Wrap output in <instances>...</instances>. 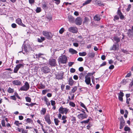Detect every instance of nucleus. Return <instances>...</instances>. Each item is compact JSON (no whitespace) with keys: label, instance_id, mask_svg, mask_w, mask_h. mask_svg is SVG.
Instances as JSON below:
<instances>
[{"label":"nucleus","instance_id":"31","mask_svg":"<svg viewBox=\"0 0 133 133\" xmlns=\"http://www.w3.org/2000/svg\"><path fill=\"white\" fill-rule=\"evenodd\" d=\"M91 1L92 0H87L84 3H83L82 6H83L89 4Z\"/></svg>","mask_w":133,"mask_h":133},{"label":"nucleus","instance_id":"5","mask_svg":"<svg viewBox=\"0 0 133 133\" xmlns=\"http://www.w3.org/2000/svg\"><path fill=\"white\" fill-rule=\"evenodd\" d=\"M67 58L64 55L60 57L59 62L61 63L65 64L66 63Z\"/></svg>","mask_w":133,"mask_h":133},{"label":"nucleus","instance_id":"14","mask_svg":"<svg viewBox=\"0 0 133 133\" xmlns=\"http://www.w3.org/2000/svg\"><path fill=\"white\" fill-rule=\"evenodd\" d=\"M119 45L117 43H115L111 47V50H116L119 49Z\"/></svg>","mask_w":133,"mask_h":133},{"label":"nucleus","instance_id":"27","mask_svg":"<svg viewBox=\"0 0 133 133\" xmlns=\"http://www.w3.org/2000/svg\"><path fill=\"white\" fill-rule=\"evenodd\" d=\"M46 109L45 108H42L41 111V114L42 115H44L46 113Z\"/></svg>","mask_w":133,"mask_h":133},{"label":"nucleus","instance_id":"62","mask_svg":"<svg viewBox=\"0 0 133 133\" xmlns=\"http://www.w3.org/2000/svg\"><path fill=\"white\" fill-rule=\"evenodd\" d=\"M83 60V59L81 57H79L77 59V61L80 62L82 61Z\"/></svg>","mask_w":133,"mask_h":133},{"label":"nucleus","instance_id":"10","mask_svg":"<svg viewBox=\"0 0 133 133\" xmlns=\"http://www.w3.org/2000/svg\"><path fill=\"white\" fill-rule=\"evenodd\" d=\"M82 21V19L81 17H77L75 20V23L77 25H79L81 24Z\"/></svg>","mask_w":133,"mask_h":133},{"label":"nucleus","instance_id":"21","mask_svg":"<svg viewBox=\"0 0 133 133\" xmlns=\"http://www.w3.org/2000/svg\"><path fill=\"white\" fill-rule=\"evenodd\" d=\"M69 51L72 54H76L77 53V51L71 48H70L69 49Z\"/></svg>","mask_w":133,"mask_h":133},{"label":"nucleus","instance_id":"61","mask_svg":"<svg viewBox=\"0 0 133 133\" xmlns=\"http://www.w3.org/2000/svg\"><path fill=\"white\" fill-rule=\"evenodd\" d=\"M106 64V62H103L100 65V67H102L105 65Z\"/></svg>","mask_w":133,"mask_h":133},{"label":"nucleus","instance_id":"11","mask_svg":"<svg viewBox=\"0 0 133 133\" xmlns=\"http://www.w3.org/2000/svg\"><path fill=\"white\" fill-rule=\"evenodd\" d=\"M44 54L41 53H39L38 54H36L35 55L36 58H38L39 59H42L43 60L45 59L44 57H43Z\"/></svg>","mask_w":133,"mask_h":133},{"label":"nucleus","instance_id":"60","mask_svg":"<svg viewBox=\"0 0 133 133\" xmlns=\"http://www.w3.org/2000/svg\"><path fill=\"white\" fill-rule=\"evenodd\" d=\"M70 72L71 73H74L75 71V69L73 68H71L70 69Z\"/></svg>","mask_w":133,"mask_h":133},{"label":"nucleus","instance_id":"32","mask_svg":"<svg viewBox=\"0 0 133 133\" xmlns=\"http://www.w3.org/2000/svg\"><path fill=\"white\" fill-rule=\"evenodd\" d=\"M54 120L55 124L56 125H58V123L60 122L56 118H55Z\"/></svg>","mask_w":133,"mask_h":133},{"label":"nucleus","instance_id":"51","mask_svg":"<svg viewBox=\"0 0 133 133\" xmlns=\"http://www.w3.org/2000/svg\"><path fill=\"white\" fill-rule=\"evenodd\" d=\"M21 132L22 133H27L28 130L22 128L21 129Z\"/></svg>","mask_w":133,"mask_h":133},{"label":"nucleus","instance_id":"40","mask_svg":"<svg viewBox=\"0 0 133 133\" xmlns=\"http://www.w3.org/2000/svg\"><path fill=\"white\" fill-rule=\"evenodd\" d=\"M42 8L44 9H47L48 8L47 6V5L45 3L43 4H42Z\"/></svg>","mask_w":133,"mask_h":133},{"label":"nucleus","instance_id":"64","mask_svg":"<svg viewBox=\"0 0 133 133\" xmlns=\"http://www.w3.org/2000/svg\"><path fill=\"white\" fill-rule=\"evenodd\" d=\"M74 62H70L68 63V65L69 66H71L74 64Z\"/></svg>","mask_w":133,"mask_h":133},{"label":"nucleus","instance_id":"16","mask_svg":"<svg viewBox=\"0 0 133 133\" xmlns=\"http://www.w3.org/2000/svg\"><path fill=\"white\" fill-rule=\"evenodd\" d=\"M63 72H61L59 73L56 76V78L58 79H61L63 78Z\"/></svg>","mask_w":133,"mask_h":133},{"label":"nucleus","instance_id":"42","mask_svg":"<svg viewBox=\"0 0 133 133\" xmlns=\"http://www.w3.org/2000/svg\"><path fill=\"white\" fill-rule=\"evenodd\" d=\"M69 105L73 107H74L75 106V104L73 102H70L69 103Z\"/></svg>","mask_w":133,"mask_h":133},{"label":"nucleus","instance_id":"50","mask_svg":"<svg viewBox=\"0 0 133 133\" xmlns=\"http://www.w3.org/2000/svg\"><path fill=\"white\" fill-rule=\"evenodd\" d=\"M10 98L11 99H12L15 101H16V98L15 95L11 96H10Z\"/></svg>","mask_w":133,"mask_h":133},{"label":"nucleus","instance_id":"17","mask_svg":"<svg viewBox=\"0 0 133 133\" xmlns=\"http://www.w3.org/2000/svg\"><path fill=\"white\" fill-rule=\"evenodd\" d=\"M16 22L19 25L23 27H25V25L22 22L21 19L20 18H18L16 20Z\"/></svg>","mask_w":133,"mask_h":133},{"label":"nucleus","instance_id":"9","mask_svg":"<svg viewBox=\"0 0 133 133\" xmlns=\"http://www.w3.org/2000/svg\"><path fill=\"white\" fill-rule=\"evenodd\" d=\"M77 28L75 27H70L68 28V30L69 31L73 33H77L78 30Z\"/></svg>","mask_w":133,"mask_h":133},{"label":"nucleus","instance_id":"44","mask_svg":"<svg viewBox=\"0 0 133 133\" xmlns=\"http://www.w3.org/2000/svg\"><path fill=\"white\" fill-rule=\"evenodd\" d=\"M77 89V87H74L72 89V93L75 92L76 90Z\"/></svg>","mask_w":133,"mask_h":133},{"label":"nucleus","instance_id":"4","mask_svg":"<svg viewBox=\"0 0 133 133\" xmlns=\"http://www.w3.org/2000/svg\"><path fill=\"white\" fill-rule=\"evenodd\" d=\"M88 117V115L86 113H81L77 116V117L80 120L86 118Z\"/></svg>","mask_w":133,"mask_h":133},{"label":"nucleus","instance_id":"2","mask_svg":"<svg viewBox=\"0 0 133 133\" xmlns=\"http://www.w3.org/2000/svg\"><path fill=\"white\" fill-rule=\"evenodd\" d=\"M42 34L47 39H50L52 36V35L51 32H48L46 31H43Z\"/></svg>","mask_w":133,"mask_h":133},{"label":"nucleus","instance_id":"57","mask_svg":"<svg viewBox=\"0 0 133 133\" xmlns=\"http://www.w3.org/2000/svg\"><path fill=\"white\" fill-rule=\"evenodd\" d=\"M131 5L130 4H129L128 5V8L126 9V10L127 11H129L130 10V9L131 7Z\"/></svg>","mask_w":133,"mask_h":133},{"label":"nucleus","instance_id":"38","mask_svg":"<svg viewBox=\"0 0 133 133\" xmlns=\"http://www.w3.org/2000/svg\"><path fill=\"white\" fill-rule=\"evenodd\" d=\"M76 117L73 116H72V117L71 121H73L72 123H76Z\"/></svg>","mask_w":133,"mask_h":133},{"label":"nucleus","instance_id":"48","mask_svg":"<svg viewBox=\"0 0 133 133\" xmlns=\"http://www.w3.org/2000/svg\"><path fill=\"white\" fill-rule=\"evenodd\" d=\"M1 124L3 127L5 126V121L4 119H2L1 121Z\"/></svg>","mask_w":133,"mask_h":133},{"label":"nucleus","instance_id":"39","mask_svg":"<svg viewBox=\"0 0 133 133\" xmlns=\"http://www.w3.org/2000/svg\"><path fill=\"white\" fill-rule=\"evenodd\" d=\"M124 130L125 131H129L130 130V129L128 127L125 126L124 128Z\"/></svg>","mask_w":133,"mask_h":133},{"label":"nucleus","instance_id":"36","mask_svg":"<svg viewBox=\"0 0 133 133\" xmlns=\"http://www.w3.org/2000/svg\"><path fill=\"white\" fill-rule=\"evenodd\" d=\"M16 66L17 67L18 69H19L21 67L23 68L24 67V65L23 64H19L18 65H17Z\"/></svg>","mask_w":133,"mask_h":133},{"label":"nucleus","instance_id":"43","mask_svg":"<svg viewBox=\"0 0 133 133\" xmlns=\"http://www.w3.org/2000/svg\"><path fill=\"white\" fill-rule=\"evenodd\" d=\"M36 13H39L41 11V9L40 7H37L36 10Z\"/></svg>","mask_w":133,"mask_h":133},{"label":"nucleus","instance_id":"45","mask_svg":"<svg viewBox=\"0 0 133 133\" xmlns=\"http://www.w3.org/2000/svg\"><path fill=\"white\" fill-rule=\"evenodd\" d=\"M53 1L55 2V3L57 5L59 4L60 2V0H53Z\"/></svg>","mask_w":133,"mask_h":133},{"label":"nucleus","instance_id":"35","mask_svg":"<svg viewBox=\"0 0 133 133\" xmlns=\"http://www.w3.org/2000/svg\"><path fill=\"white\" fill-rule=\"evenodd\" d=\"M79 54L80 56H86L87 55V54L86 52H79Z\"/></svg>","mask_w":133,"mask_h":133},{"label":"nucleus","instance_id":"58","mask_svg":"<svg viewBox=\"0 0 133 133\" xmlns=\"http://www.w3.org/2000/svg\"><path fill=\"white\" fill-rule=\"evenodd\" d=\"M19 122L18 121H15V122L14 124L16 125L17 126L19 127Z\"/></svg>","mask_w":133,"mask_h":133},{"label":"nucleus","instance_id":"8","mask_svg":"<svg viewBox=\"0 0 133 133\" xmlns=\"http://www.w3.org/2000/svg\"><path fill=\"white\" fill-rule=\"evenodd\" d=\"M120 124L119 129H122L125 125V121L124 120L123 117H121L119 119Z\"/></svg>","mask_w":133,"mask_h":133},{"label":"nucleus","instance_id":"37","mask_svg":"<svg viewBox=\"0 0 133 133\" xmlns=\"http://www.w3.org/2000/svg\"><path fill=\"white\" fill-rule=\"evenodd\" d=\"M26 101L27 102H30L31 101V99L29 97H25Z\"/></svg>","mask_w":133,"mask_h":133},{"label":"nucleus","instance_id":"53","mask_svg":"<svg viewBox=\"0 0 133 133\" xmlns=\"http://www.w3.org/2000/svg\"><path fill=\"white\" fill-rule=\"evenodd\" d=\"M119 19V17L117 15H115L114 17V20H117Z\"/></svg>","mask_w":133,"mask_h":133},{"label":"nucleus","instance_id":"55","mask_svg":"<svg viewBox=\"0 0 133 133\" xmlns=\"http://www.w3.org/2000/svg\"><path fill=\"white\" fill-rule=\"evenodd\" d=\"M11 27L13 28H16L17 27L16 24L14 23H13L11 25Z\"/></svg>","mask_w":133,"mask_h":133},{"label":"nucleus","instance_id":"34","mask_svg":"<svg viewBox=\"0 0 133 133\" xmlns=\"http://www.w3.org/2000/svg\"><path fill=\"white\" fill-rule=\"evenodd\" d=\"M8 91L9 93H12L14 92V90L13 89L9 87L8 90Z\"/></svg>","mask_w":133,"mask_h":133},{"label":"nucleus","instance_id":"6","mask_svg":"<svg viewBox=\"0 0 133 133\" xmlns=\"http://www.w3.org/2000/svg\"><path fill=\"white\" fill-rule=\"evenodd\" d=\"M41 71L44 73H47L50 71V69L47 66H42L41 68Z\"/></svg>","mask_w":133,"mask_h":133},{"label":"nucleus","instance_id":"29","mask_svg":"<svg viewBox=\"0 0 133 133\" xmlns=\"http://www.w3.org/2000/svg\"><path fill=\"white\" fill-rule=\"evenodd\" d=\"M89 19L87 17H85L84 18V20L83 22V23L87 24L89 21Z\"/></svg>","mask_w":133,"mask_h":133},{"label":"nucleus","instance_id":"59","mask_svg":"<svg viewBox=\"0 0 133 133\" xmlns=\"http://www.w3.org/2000/svg\"><path fill=\"white\" fill-rule=\"evenodd\" d=\"M131 100L130 98H127L126 103L127 104H129V101Z\"/></svg>","mask_w":133,"mask_h":133},{"label":"nucleus","instance_id":"22","mask_svg":"<svg viewBox=\"0 0 133 133\" xmlns=\"http://www.w3.org/2000/svg\"><path fill=\"white\" fill-rule=\"evenodd\" d=\"M128 36L130 38H132L133 37V31L130 29L129 30V32L128 33Z\"/></svg>","mask_w":133,"mask_h":133},{"label":"nucleus","instance_id":"33","mask_svg":"<svg viewBox=\"0 0 133 133\" xmlns=\"http://www.w3.org/2000/svg\"><path fill=\"white\" fill-rule=\"evenodd\" d=\"M26 122L27 123L32 124L33 123L32 119L29 118H27L26 119Z\"/></svg>","mask_w":133,"mask_h":133},{"label":"nucleus","instance_id":"3","mask_svg":"<svg viewBox=\"0 0 133 133\" xmlns=\"http://www.w3.org/2000/svg\"><path fill=\"white\" fill-rule=\"evenodd\" d=\"M29 88V83L27 82H25L24 85L21 87L19 90V91H26Z\"/></svg>","mask_w":133,"mask_h":133},{"label":"nucleus","instance_id":"15","mask_svg":"<svg viewBox=\"0 0 133 133\" xmlns=\"http://www.w3.org/2000/svg\"><path fill=\"white\" fill-rule=\"evenodd\" d=\"M49 64L51 66H55L56 65V60L54 59H50L49 62Z\"/></svg>","mask_w":133,"mask_h":133},{"label":"nucleus","instance_id":"56","mask_svg":"<svg viewBox=\"0 0 133 133\" xmlns=\"http://www.w3.org/2000/svg\"><path fill=\"white\" fill-rule=\"evenodd\" d=\"M80 105L81 107L83 108L84 109L86 108V107L85 106L84 104L82 102H80Z\"/></svg>","mask_w":133,"mask_h":133},{"label":"nucleus","instance_id":"19","mask_svg":"<svg viewBox=\"0 0 133 133\" xmlns=\"http://www.w3.org/2000/svg\"><path fill=\"white\" fill-rule=\"evenodd\" d=\"M13 85H20L21 84L20 81L18 80H15L12 82Z\"/></svg>","mask_w":133,"mask_h":133},{"label":"nucleus","instance_id":"24","mask_svg":"<svg viewBox=\"0 0 133 133\" xmlns=\"http://www.w3.org/2000/svg\"><path fill=\"white\" fill-rule=\"evenodd\" d=\"M74 81L73 80L71 77H70L69 78V80L68 81L69 84L71 86H72L74 83Z\"/></svg>","mask_w":133,"mask_h":133},{"label":"nucleus","instance_id":"20","mask_svg":"<svg viewBox=\"0 0 133 133\" xmlns=\"http://www.w3.org/2000/svg\"><path fill=\"white\" fill-rule=\"evenodd\" d=\"M94 19L95 21H98L100 20L101 18L99 15H96L94 17Z\"/></svg>","mask_w":133,"mask_h":133},{"label":"nucleus","instance_id":"7","mask_svg":"<svg viewBox=\"0 0 133 133\" xmlns=\"http://www.w3.org/2000/svg\"><path fill=\"white\" fill-rule=\"evenodd\" d=\"M69 110L66 108H63L62 107H60L59 109V112L60 114H66Z\"/></svg>","mask_w":133,"mask_h":133},{"label":"nucleus","instance_id":"63","mask_svg":"<svg viewBox=\"0 0 133 133\" xmlns=\"http://www.w3.org/2000/svg\"><path fill=\"white\" fill-rule=\"evenodd\" d=\"M79 70L80 71H83L84 68L82 67H81L79 68Z\"/></svg>","mask_w":133,"mask_h":133},{"label":"nucleus","instance_id":"46","mask_svg":"<svg viewBox=\"0 0 133 133\" xmlns=\"http://www.w3.org/2000/svg\"><path fill=\"white\" fill-rule=\"evenodd\" d=\"M51 105L52 106H54L56 104V102L55 101L51 100L50 101Z\"/></svg>","mask_w":133,"mask_h":133},{"label":"nucleus","instance_id":"18","mask_svg":"<svg viewBox=\"0 0 133 133\" xmlns=\"http://www.w3.org/2000/svg\"><path fill=\"white\" fill-rule=\"evenodd\" d=\"M117 14L119 16L121 20L125 19V17L123 15L121 11L120 10H119V9L118 10L117 12Z\"/></svg>","mask_w":133,"mask_h":133},{"label":"nucleus","instance_id":"13","mask_svg":"<svg viewBox=\"0 0 133 133\" xmlns=\"http://www.w3.org/2000/svg\"><path fill=\"white\" fill-rule=\"evenodd\" d=\"M89 73H88L87 75H86L85 77V82L86 83V84L88 85L91 82V78L90 77H88V75Z\"/></svg>","mask_w":133,"mask_h":133},{"label":"nucleus","instance_id":"47","mask_svg":"<svg viewBox=\"0 0 133 133\" xmlns=\"http://www.w3.org/2000/svg\"><path fill=\"white\" fill-rule=\"evenodd\" d=\"M42 99V100L44 101L45 102L47 100H48V99L47 98L46 96H44L43 97Z\"/></svg>","mask_w":133,"mask_h":133},{"label":"nucleus","instance_id":"26","mask_svg":"<svg viewBox=\"0 0 133 133\" xmlns=\"http://www.w3.org/2000/svg\"><path fill=\"white\" fill-rule=\"evenodd\" d=\"M69 21L70 22H72L74 21V19L73 17L71 16H68Z\"/></svg>","mask_w":133,"mask_h":133},{"label":"nucleus","instance_id":"28","mask_svg":"<svg viewBox=\"0 0 133 133\" xmlns=\"http://www.w3.org/2000/svg\"><path fill=\"white\" fill-rule=\"evenodd\" d=\"M96 4L98 5L99 6H104V5L100 1H98L96 2Z\"/></svg>","mask_w":133,"mask_h":133},{"label":"nucleus","instance_id":"54","mask_svg":"<svg viewBox=\"0 0 133 133\" xmlns=\"http://www.w3.org/2000/svg\"><path fill=\"white\" fill-rule=\"evenodd\" d=\"M118 95V96L123 97L124 96V93L120 91Z\"/></svg>","mask_w":133,"mask_h":133},{"label":"nucleus","instance_id":"41","mask_svg":"<svg viewBox=\"0 0 133 133\" xmlns=\"http://www.w3.org/2000/svg\"><path fill=\"white\" fill-rule=\"evenodd\" d=\"M64 31V28H62L59 30V32L60 34H62Z\"/></svg>","mask_w":133,"mask_h":133},{"label":"nucleus","instance_id":"12","mask_svg":"<svg viewBox=\"0 0 133 133\" xmlns=\"http://www.w3.org/2000/svg\"><path fill=\"white\" fill-rule=\"evenodd\" d=\"M44 118L45 121L49 124H51V122L50 119V116L49 115L47 114L46 116H45Z\"/></svg>","mask_w":133,"mask_h":133},{"label":"nucleus","instance_id":"1","mask_svg":"<svg viewBox=\"0 0 133 133\" xmlns=\"http://www.w3.org/2000/svg\"><path fill=\"white\" fill-rule=\"evenodd\" d=\"M27 41H26L24 42V43L23 44L22 48V50L21 51H20L19 52H22L24 54H27L28 53V49H30L31 47L30 44L28 43L26 44V42H27Z\"/></svg>","mask_w":133,"mask_h":133},{"label":"nucleus","instance_id":"49","mask_svg":"<svg viewBox=\"0 0 133 133\" xmlns=\"http://www.w3.org/2000/svg\"><path fill=\"white\" fill-rule=\"evenodd\" d=\"M19 69H18L17 67L16 66L14 69V72L15 73H17Z\"/></svg>","mask_w":133,"mask_h":133},{"label":"nucleus","instance_id":"23","mask_svg":"<svg viewBox=\"0 0 133 133\" xmlns=\"http://www.w3.org/2000/svg\"><path fill=\"white\" fill-rule=\"evenodd\" d=\"M87 55L88 57L92 58L94 57L95 54L93 52H90Z\"/></svg>","mask_w":133,"mask_h":133},{"label":"nucleus","instance_id":"52","mask_svg":"<svg viewBox=\"0 0 133 133\" xmlns=\"http://www.w3.org/2000/svg\"><path fill=\"white\" fill-rule=\"evenodd\" d=\"M131 75V71H130L127 74V75L125 76V77H130Z\"/></svg>","mask_w":133,"mask_h":133},{"label":"nucleus","instance_id":"25","mask_svg":"<svg viewBox=\"0 0 133 133\" xmlns=\"http://www.w3.org/2000/svg\"><path fill=\"white\" fill-rule=\"evenodd\" d=\"M91 118V117H89L88 119L87 120L81 121L80 122V123L82 124L83 123H87L89 122V121L90 120V119Z\"/></svg>","mask_w":133,"mask_h":133},{"label":"nucleus","instance_id":"30","mask_svg":"<svg viewBox=\"0 0 133 133\" xmlns=\"http://www.w3.org/2000/svg\"><path fill=\"white\" fill-rule=\"evenodd\" d=\"M114 39L115 41L116 42V43H118L120 41V38L117 37H115L114 38Z\"/></svg>","mask_w":133,"mask_h":133}]
</instances>
